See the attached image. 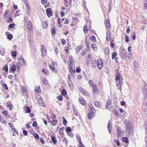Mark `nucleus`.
I'll return each mask as SVG.
<instances>
[{"label":"nucleus","mask_w":147,"mask_h":147,"mask_svg":"<svg viewBox=\"0 0 147 147\" xmlns=\"http://www.w3.org/2000/svg\"><path fill=\"white\" fill-rule=\"evenodd\" d=\"M93 92L94 96L95 98H97L100 95L99 90L96 88V86L95 84L92 85Z\"/></svg>","instance_id":"1"},{"label":"nucleus","mask_w":147,"mask_h":147,"mask_svg":"<svg viewBox=\"0 0 147 147\" xmlns=\"http://www.w3.org/2000/svg\"><path fill=\"white\" fill-rule=\"evenodd\" d=\"M120 55L123 59H127V54L125 49L124 48H121L120 50Z\"/></svg>","instance_id":"2"},{"label":"nucleus","mask_w":147,"mask_h":147,"mask_svg":"<svg viewBox=\"0 0 147 147\" xmlns=\"http://www.w3.org/2000/svg\"><path fill=\"white\" fill-rule=\"evenodd\" d=\"M116 77L115 80L116 81V83H117L118 81V83L122 82V77L120 75L119 73H118L116 74Z\"/></svg>","instance_id":"3"},{"label":"nucleus","mask_w":147,"mask_h":147,"mask_svg":"<svg viewBox=\"0 0 147 147\" xmlns=\"http://www.w3.org/2000/svg\"><path fill=\"white\" fill-rule=\"evenodd\" d=\"M97 66L99 69H101L103 66V64L102 60L100 59H98L97 62Z\"/></svg>","instance_id":"4"},{"label":"nucleus","mask_w":147,"mask_h":147,"mask_svg":"<svg viewBox=\"0 0 147 147\" xmlns=\"http://www.w3.org/2000/svg\"><path fill=\"white\" fill-rule=\"evenodd\" d=\"M116 129L117 132V136L118 137H120L122 135L123 133L122 132L121 129L118 126L116 127Z\"/></svg>","instance_id":"5"},{"label":"nucleus","mask_w":147,"mask_h":147,"mask_svg":"<svg viewBox=\"0 0 147 147\" xmlns=\"http://www.w3.org/2000/svg\"><path fill=\"white\" fill-rule=\"evenodd\" d=\"M36 98L39 104L43 106V105L44 104V103L40 96L39 95H38L36 96Z\"/></svg>","instance_id":"6"},{"label":"nucleus","mask_w":147,"mask_h":147,"mask_svg":"<svg viewBox=\"0 0 147 147\" xmlns=\"http://www.w3.org/2000/svg\"><path fill=\"white\" fill-rule=\"evenodd\" d=\"M125 132L129 134H130L132 131V127L130 125H128V126H126Z\"/></svg>","instance_id":"7"},{"label":"nucleus","mask_w":147,"mask_h":147,"mask_svg":"<svg viewBox=\"0 0 147 147\" xmlns=\"http://www.w3.org/2000/svg\"><path fill=\"white\" fill-rule=\"evenodd\" d=\"M69 71L71 73L75 72V70L74 67V65L73 63H70L68 67Z\"/></svg>","instance_id":"8"},{"label":"nucleus","mask_w":147,"mask_h":147,"mask_svg":"<svg viewBox=\"0 0 147 147\" xmlns=\"http://www.w3.org/2000/svg\"><path fill=\"white\" fill-rule=\"evenodd\" d=\"M79 90L83 94L87 96H89V93L87 92L84 89H83L82 88H80Z\"/></svg>","instance_id":"9"},{"label":"nucleus","mask_w":147,"mask_h":147,"mask_svg":"<svg viewBox=\"0 0 147 147\" xmlns=\"http://www.w3.org/2000/svg\"><path fill=\"white\" fill-rule=\"evenodd\" d=\"M107 35L106 40L107 41H109L110 40L111 36V32L110 30H107L106 32Z\"/></svg>","instance_id":"10"},{"label":"nucleus","mask_w":147,"mask_h":147,"mask_svg":"<svg viewBox=\"0 0 147 147\" xmlns=\"http://www.w3.org/2000/svg\"><path fill=\"white\" fill-rule=\"evenodd\" d=\"M41 48L42 56L45 55L46 54V50L44 46L43 45H41Z\"/></svg>","instance_id":"11"},{"label":"nucleus","mask_w":147,"mask_h":147,"mask_svg":"<svg viewBox=\"0 0 147 147\" xmlns=\"http://www.w3.org/2000/svg\"><path fill=\"white\" fill-rule=\"evenodd\" d=\"M111 27L110 24L109 19H107L106 21V27L107 30H110L109 28Z\"/></svg>","instance_id":"12"},{"label":"nucleus","mask_w":147,"mask_h":147,"mask_svg":"<svg viewBox=\"0 0 147 147\" xmlns=\"http://www.w3.org/2000/svg\"><path fill=\"white\" fill-rule=\"evenodd\" d=\"M46 13L48 17L51 16L52 13L51 9L49 8H48L46 9Z\"/></svg>","instance_id":"13"},{"label":"nucleus","mask_w":147,"mask_h":147,"mask_svg":"<svg viewBox=\"0 0 147 147\" xmlns=\"http://www.w3.org/2000/svg\"><path fill=\"white\" fill-rule=\"evenodd\" d=\"M27 26L31 33V32H32L33 29V27L32 23L30 22L28 23L27 24Z\"/></svg>","instance_id":"14"},{"label":"nucleus","mask_w":147,"mask_h":147,"mask_svg":"<svg viewBox=\"0 0 147 147\" xmlns=\"http://www.w3.org/2000/svg\"><path fill=\"white\" fill-rule=\"evenodd\" d=\"M18 62L21 65H23L24 63V60L22 57H20L18 59Z\"/></svg>","instance_id":"15"},{"label":"nucleus","mask_w":147,"mask_h":147,"mask_svg":"<svg viewBox=\"0 0 147 147\" xmlns=\"http://www.w3.org/2000/svg\"><path fill=\"white\" fill-rule=\"evenodd\" d=\"M25 4L27 8V12L28 14H29L30 13V7L29 5V4L27 1L25 2Z\"/></svg>","instance_id":"16"},{"label":"nucleus","mask_w":147,"mask_h":147,"mask_svg":"<svg viewBox=\"0 0 147 147\" xmlns=\"http://www.w3.org/2000/svg\"><path fill=\"white\" fill-rule=\"evenodd\" d=\"M111 122L110 120H109L107 128L109 133H110L111 131Z\"/></svg>","instance_id":"17"},{"label":"nucleus","mask_w":147,"mask_h":147,"mask_svg":"<svg viewBox=\"0 0 147 147\" xmlns=\"http://www.w3.org/2000/svg\"><path fill=\"white\" fill-rule=\"evenodd\" d=\"M79 101L80 103L83 105H85L86 104V102L82 98H80Z\"/></svg>","instance_id":"18"},{"label":"nucleus","mask_w":147,"mask_h":147,"mask_svg":"<svg viewBox=\"0 0 147 147\" xmlns=\"http://www.w3.org/2000/svg\"><path fill=\"white\" fill-rule=\"evenodd\" d=\"M34 91H35V92L36 93H40V92L41 91L40 86H36L35 88Z\"/></svg>","instance_id":"19"},{"label":"nucleus","mask_w":147,"mask_h":147,"mask_svg":"<svg viewBox=\"0 0 147 147\" xmlns=\"http://www.w3.org/2000/svg\"><path fill=\"white\" fill-rule=\"evenodd\" d=\"M111 105V102L110 100H108L107 101L106 103V108L107 109L108 108L109 106L110 107Z\"/></svg>","instance_id":"20"},{"label":"nucleus","mask_w":147,"mask_h":147,"mask_svg":"<svg viewBox=\"0 0 147 147\" xmlns=\"http://www.w3.org/2000/svg\"><path fill=\"white\" fill-rule=\"evenodd\" d=\"M104 53L107 55L109 54V50L108 47H106L104 49Z\"/></svg>","instance_id":"21"},{"label":"nucleus","mask_w":147,"mask_h":147,"mask_svg":"<svg viewBox=\"0 0 147 147\" xmlns=\"http://www.w3.org/2000/svg\"><path fill=\"white\" fill-rule=\"evenodd\" d=\"M50 121L52 125L53 126L57 124V120L56 119H54L52 121L50 120Z\"/></svg>","instance_id":"22"},{"label":"nucleus","mask_w":147,"mask_h":147,"mask_svg":"<svg viewBox=\"0 0 147 147\" xmlns=\"http://www.w3.org/2000/svg\"><path fill=\"white\" fill-rule=\"evenodd\" d=\"M41 80H42L43 83L45 84L48 85L49 84L47 79H46L45 78L42 77L41 78Z\"/></svg>","instance_id":"23"},{"label":"nucleus","mask_w":147,"mask_h":147,"mask_svg":"<svg viewBox=\"0 0 147 147\" xmlns=\"http://www.w3.org/2000/svg\"><path fill=\"white\" fill-rule=\"evenodd\" d=\"M90 105H91L90 106V109H91L90 111L92 112L91 113H94L95 112V110L92 105L90 104Z\"/></svg>","instance_id":"24"},{"label":"nucleus","mask_w":147,"mask_h":147,"mask_svg":"<svg viewBox=\"0 0 147 147\" xmlns=\"http://www.w3.org/2000/svg\"><path fill=\"white\" fill-rule=\"evenodd\" d=\"M122 140L123 142H125L127 144L129 143L128 139L127 137H123L122 138Z\"/></svg>","instance_id":"25"},{"label":"nucleus","mask_w":147,"mask_h":147,"mask_svg":"<svg viewBox=\"0 0 147 147\" xmlns=\"http://www.w3.org/2000/svg\"><path fill=\"white\" fill-rule=\"evenodd\" d=\"M82 46H81L77 47L76 49L77 53H79L80 51L82 49Z\"/></svg>","instance_id":"26"},{"label":"nucleus","mask_w":147,"mask_h":147,"mask_svg":"<svg viewBox=\"0 0 147 147\" xmlns=\"http://www.w3.org/2000/svg\"><path fill=\"white\" fill-rule=\"evenodd\" d=\"M134 67L135 70H136L138 68V65L137 62L135 61L134 62Z\"/></svg>","instance_id":"27"},{"label":"nucleus","mask_w":147,"mask_h":147,"mask_svg":"<svg viewBox=\"0 0 147 147\" xmlns=\"http://www.w3.org/2000/svg\"><path fill=\"white\" fill-rule=\"evenodd\" d=\"M76 137L78 140L80 142V144L82 143V141L81 139L80 136L79 134H77L76 135Z\"/></svg>","instance_id":"28"},{"label":"nucleus","mask_w":147,"mask_h":147,"mask_svg":"<svg viewBox=\"0 0 147 147\" xmlns=\"http://www.w3.org/2000/svg\"><path fill=\"white\" fill-rule=\"evenodd\" d=\"M143 91L144 92L145 97L147 98V88L146 87H144Z\"/></svg>","instance_id":"29"},{"label":"nucleus","mask_w":147,"mask_h":147,"mask_svg":"<svg viewBox=\"0 0 147 147\" xmlns=\"http://www.w3.org/2000/svg\"><path fill=\"white\" fill-rule=\"evenodd\" d=\"M27 90L26 89L24 88L23 90V94L24 96H27Z\"/></svg>","instance_id":"30"},{"label":"nucleus","mask_w":147,"mask_h":147,"mask_svg":"<svg viewBox=\"0 0 147 147\" xmlns=\"http://www.w3.org/2000/svg\"><path fill=\"white\" fill-rule=\"evenodd\" d=\"M62 119L63 120V124L65 126H66L67 125V121L65 119L64 117H62Z\"/></svg>","instance_id":"31"},{"label":"nucleus","mask_w":147,"mask_h":147,"mask_svg":"<svg viewBox=\"0 0 147 147\" xmlns=\"http://www.w3.org/2000/svg\"><path fill=\"white\" fill-rule=\"evenodd\" d=\"M118 87L117 89H119L120 90H121V86L122 85V83L119 82L118 83V84L117 83L116 85Z\"/></svg>","instance_id":"32"},{"label":"nucleus","mask_w":147,"mask_h":147,"mask_svg":"<svg viewBox=\"0 0 147 147\" xmlns=\"http://www.w3.org/2000/svg\"><path fill=\"white\" fill-rule=\"evenodd\" d=\"M42 25L44 28H46L47 26V23L46 21L43 22Z\"/></svg>","instance_id":"33"},{"label":"nucleus","mask_w":147,"mask_h":147,"mask_svg":"<svg viewBox=\"0 0 147 147\" xmlns=\"http://www.w3.org/2000/svg\"><path fill=\"white\" fill-rule=\"evenodd\" d=\"M93 113H90L88 114V117L89 119H91L92 118L93 116Z\"/></svg>","instance_id":"34"},{"label":"nucleus","mask_w":147,"mask_h":147,"mask_svg":"<svg viewBox=\"0 0 147 147\" xmlns=\"http://www.w3.org/2000/svg\"><path fill=\"white\" fill-rule=\"evenodd\" d=\"M51 139L53 143L55 144L57 142V140L56 138L55 137L53 136L51 137Z\"/></svg>","instance_id":"35"},{"label":"nucleus","mask_w":147,"mask_h":147,"mask_svg":"<svg viewBox=\"0 0 147 147\" xmlns=\"http://www.w3.org/2000/svg\"><path fill=\"white\" fill-rule=\"evenodd\" d=\"M117 53L116 52H114L112 54V58L113 59L117 55Z\"/></svg>","instance_id":"36"},{"label":"nucleus","mask_w":147,"mask_h":147,"mask_svg":"<svg viewBox=\"0 0 147 147\" xmlns=\"http://www.w3.org/2000/svg\"><path fill=\"white\" fill-rule=\"evenodd\" d=\"M16 65H13L11 68V70L13 72L15 71L16 70Z\"/></svg>","instance_id":"37"},{"label":"nucleus","mask_w":147,"mask_h":147,"mask_svg":"<svg viewBox=\"0 0 147 147\" xmlns=\"http://www.w3.org/2000/svg\"><path fill=\"white\" fill-rule=\"evenodd\" d=\"M68 85L70 87H73V85L71 80H70L69 81H68Z\"/></svg>","instance_id":"38"},{"label":"nucleus","mask_w":147,"mask_h":147,"mask_svg":"<svg viewBox=\"0 0 147 147\" xmlns=\"http://www.w3.org/2000/svg\"><path fill=\"white\" fill-rule=\"evenodd\" d=\"M33 135L36 139H38L39 138V136L36 133H33Z\"/></svg>","instance_id":"39"},{"label":"nucleus","mask_w":147,"mask_h":147,"mask_svg":"<svg viewBox=\"0 0 147 147\" xmlns=\"http://www.w3.org/2000/svg\"><path fill=\"white\" fill-rule=\"evenodd\" d=\"M61 93L62 95L64 96L66 95L67 94V92L65 90L63 89L62 90Z\"/></svg>","instance_id":"40"},{"label":"nucleus","mask_w":147,"mask_h":147,"mask_svg":"<svg viewBox=\"0 0 147 147\" xmlns=\"http://www.w3.org/2000/svg\"><path fill=\"white\" fill-rule=\"evenodd\" d=\"M87 26H85L83 28L84 32L85 33H86L88 32Z\"/></svg>","instance_id":"41"},{"label":"nucleus","mask_w":147,"mask_h":147,"mask_svg":"<svg viewBox=\"0 0 147 147\" xmlns=\"http://www.w3.org/2000/svg\"><path fill=\"white\" fill-rule=\"evenodd\" d=\"M3 69L5 70L6 72H7L8 71V68L7 65L4 66L3 68Z\"/></svg>","instance_id":"42"},{"label":"nucleus","mask_w":147,"mask_h":147,"mask_svg":"<svg viewBox=\"0 0 147 147\" xmlns=\"http://www.w3.org/2000/svg\"><path fill=\"white\" fill-rule=\"evenodd\" d=\"M125 41L126 42H128L129 40V37L127 35L125 36Z\"/></svg>","instance_id":"43"},{"label":"nucleus","mask_w":147,"mask_h":147,"mask_svg":"<svg viewBox=\"0 0 147 147\" xmlns=\"http://www.w3.org/2000/svg\"><path fill=\"white\" fill-rule=\"evenodd\" d=\"M71 131V129L69 127H67L66 128V131L68 133L70 132Z\"/></svg>","instance_id":"44"},{"label":"nucleus","mask_w":147,"mask_h":147,"mask_svg":"<svg viewBox=\"0 0 147 147\" xmlns=\"http://www.w3.org/2000/svg\"><path fill=\"white\" fill-rule=\"evenodd\" d=\"M91 47L94 50L96 49V45L95 44H92L91 45Z\"/></svg>","instance_id":"45"},{"label":"nucleus","mask_w":147,"mask_h":147,"mask_svg":"<svg viewBox=\"0 0 147 147\" xmlns=\"http://www.w3.org/2000/svg\"><path fill=\"white\" fill-rule=\"evenodd\" d=\"M132 38L133 40H135L136 39V33L135 32H133L132 34Z\"/></svg>","instance_id":"46"},{"label":"nucleus","mask_w":147,"mask_h":147,"mask_svg":"<svg viewBox=\"0 0 147 147\" xmlns=\"http://www.w3.org/2000/svg\"><path fill=\"white\" fill-rule=\"evenodd\" d=\"M69 61L70 63H72L73 62V58L71 56H70L69 57Z\"/></svg>","instance_id":"47"},{"label":"nucleus","mask_w":147,"mask_h":147,"mask_svg":"<svg viewBox=\"0 0 147 147\" xmlns=\"http://www.w3.org/2000/svg\"><path fill=\"white\" fill-rule=\"evenodd\" d=\"M123 123L126 125V126H128V125H130L127 120H125L124 121Z\"/></svg>","instance_id":"48"},{"label":"nucleus","mask_w":147,"mask_h":147,"mask_svg":"<svg viewBox=\"0 0 147 147\" xmlns=\"http://www.w3.org/2000/svg\"><path fill=\"white\" fill-rule=\"evenodd\" d=\"M42 72L46 74H48L49 72L48 70L45 69H43L42 70Z\"/></svg>","instance_id":"49"},{"label":"nucleus","mask_w":147,"mask_h":147,"mask_svg":"<svg viewBox=\"0 0 147 147\" xmlns=\"http://www.w3.org/2000/svg\"><path fill=\"white\" fill-rule=\"evenodd\" d=\"M87 37H88V36H87L86 37V44L87 45V46L88 47L89 46V44L90 40L89 39H88V40H87Z\"/></svg>","instance_id":"50"},{"label":"nucleus","mask_w":147,"mask_h":147,"mask_svg":"<svg viewBox=\"0 0 147 147\" xmlns=\"http://www.w3.org/2000/svg\"><path fill=\"white\" fill-rule=\"evenodd\" d=\"M13 38V36L11 34H9L7 36V38L9 40H11Z\"/></svg>","instance_id":"51"},{"label":"nucleus","mask_w":147,"mask_h":147,"mask_svg":"<svg viewBox=\"0 0 147 147\" xmlns=\"http://www.w3.org/2000/svg\"><path fill=\"white\" fill-rule=\"evenodd\" d=\"M12 56L14 57H16V53L15 51H13L11 53Z\"/></svg>","instance_id":"52"},{"label":"nucleus","mask_w":147,"mask_h":147,"mask_svg":"<svg viewBox=\"0 0 147 147\" xmlns=\"http://www.w3.org/2000/svg\"><path fill=\"white\" fill-rule=\"evenodd\" d=\"M61 130H63V129L61 128H59V133L61 135H63L64 134V133L62 131H61Z\"/></svg>","instance_id":"53"},{"label":"nucleus","mask_w":147,"mask_h":147,"mask_svg":"<svg viewBox=\"0 0 147 147\" xmlns=\"http://www.w3.org/2000/svg\"><path fill=\"white\" fill-rule=\"evenodd\" d=\"M128 58L130 60H132V57H131V52H129V53L128 54Z\"/></svg>","instance_id":"54"},{"label":"nucleus","mask_w":147,"mask_h":147,"mask_svg":"<svg viewBox=\"0 0 147 147\" xmlns=\"http://www.w3.org/2000/svg\"><path fill=\"white\" fill-rule=\"evenodd\" d=\"M81 69L80 68V67H77L76 69V71L78 73H79L80 72Z\"/></svg>","instance_id":"55"},{"label":"nucleus","mask_w":147,"mask_h":147,"mask_svg":"<svg viewBox=\"0 0 147 147\" xmlns=\"http://www.w3.org/2000/svg\"><path fill=\"white\" fill-rule=\"evenodd\" d=\"M2 86L6 90H7L8 89L7 86L6 84H3Z\"/></svg>","instance_id":"56"},{"label":"nucleus","mask_w":147,"mask_h":147,"mask_svg":"<svg viewBox=\"0 0 147 147\" xmlns=\"http://www.w3.org/2000/svg\"><path fill=\"white\" fill-rule=\"evenodd\" d=\"M31 111V110L29 107H27L26 108V112L28 113H30Z\"/></svg>","instance_id":"57"},{"label":"nucleus","mask_w":147,"mask_h":147,"mask_svg":"<svg viewBox=\"0 0 147 147\" xmlns=\"http://www.w3.org/2000/svg\"><path fill=\"white\" fill-rule=\"evenodd\" d=\"M114 141L116 144H117V146H119L120 143L119 142L118 140L115 139Z\"/></svg>","instance_id":"58"},{"label":"nucleus","mask_w":147,"mask_h":147,"mask_svg":"<svg viewBox=\"0 0 147 147\" xmlns=\"http://www.w3.org/2000/svg\"><path fill=\"white\" fill-rule=\"evenodd\" d=\"M90 39L93 41H96V38L94 36H92L90 37Z\"/></svg>","instance_id":"59"},{"label":"nucleus","mask_w":147,"mask_h":147,"mask_svg":"<svg viewBox=\"0 0 147 147\" xmlns=\"http://www.w3.org/2000/svg\"><path fill=\"white\" fill-rule=\"evenodd\" d=\"M58 99L61 101H62L63 100V97L62 95H60L58 97Z\"/></svg>","instance_id":"60"},{"label":"nucleus","mask_w":147,"mask_h":147,"mask_svg":"<svg viewBox=\"0 0 147 147\" xmlns=\"http://www.w3.org/2000/svg\"><path fill=\"white\" fill-rule=\"evenodd\" d=\"M9 125L13 130V129H15V128H14L13 124L12 123H9Z\"/></svg>","instance_id":"61"},{"label":"nucleus","mask_w":147,"mask_h":147,"mask_svg":"<svg viewBox=\"0 0 147 147\" xmlns=\"http://www.w3.org/2000/svg\"><path fill=\"white\" fill-rule=\"evenodd\" d=\"M2 113L3 114H4L6 116H7L8 115V112L6 111H4Z\"/></svg>","instance_id":"62"},{"label":"nucleus","mask_w":147,"mask_h":147,"mask_svg":"<svg viewBox=\"0 0 147 147\" xmlns=\"http://www.w3.org/2000/svg\"><path fill=\"white\" fill-rule=\"evenodd\" d=\"M12 20L10 17L7 20V22L9 23L12 22Z\"/></svg>","instance_id":"63"},{"label":"nucleus","mask_w":147,"mask_h":147,"mask_svg":"<svg viewBox=\"0 0 147 147\" xmlns=\"http://www.w3.org/2000/svg\"><path fill=\"white\" fill-rule=\"evenodd\" d=\"M62 43L63 45H65L66 44V41L64 39H62L61 40Z\"/></svg>","instance_id":"64"}]
</instances>
